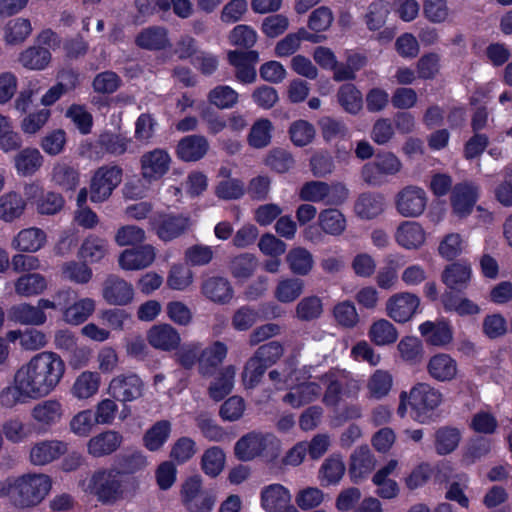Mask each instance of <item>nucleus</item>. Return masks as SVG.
<instances>
[{
	"mask_svg": "<svg viewBox=\"0 0 512 512\" xmlns=\"http://www.w3.org/2000/svg\"><path fill=\"white\" fill-rule=\"evenodd\" d=\"M65 373L66 364L59 354L53 351L37 353L16 370L13 384L0 393V403L11 408L45 398L58 388Z\"/></svg>",
	"mask_w": 512,
	"mask_h": 512,
	"instance_id": "obj_1",
	"label": "nucleus"
},
{
	"mask_svg": "<svg viewBox=\"0 0 512 512\" xmlns=\"http://www.w3.org/2000/svg\"><path fill=\"white\" fill-rule=\"evenodd\" d=\"M81 490L96 497L102 504L113 505L132 498L137 491L136 479L122 480L120 472L112 468H101L80 482Z\"/></svg>",
	"mask_w": 512,
	"mask_h": 512,
	"instance_id": "obj_2",
	"label": "nucleus"
},
{
	"mask_svg": "<svg viewBox=\"0 0 512 512\" xmlns=\"http://www.w3.org/2000/svg\"><path fill=\"white\" fill-rule=\"evenodd\" d=\"M442 393L427 383H418L409 392L402 391L399 395L397 414L404 418L408 407L411 408V417L421 423H429L433 412L442 403Z\"/></svg>",
	"mask_w": 512,
	"mask_h": 512,
	"instance_id": "obj_3",
	"label": "nucleus"
},
{
	"mask_svg": "<svg viewBox=\"0 0 512 512\" xmlns=\"http://www.w3.org/2000/svg\"><path fill=\"white\" fill-rule=\"evenodd\" d=\"M9 501L21 509L39 505L49 494L52 481L43 473H28L15 478H8Z\"/></svg>",
	"mask_w": 512,
	"mask_h": 512,
	"instance_id": "obj_4",
	"label": "nucleus"
},
{
	"mask_svg": "<svg viewBox=\"0 0 512 512\" xmlns=\"http://www.w3.org/2000/svg\"><path fill=\"white\" fill-rule=\"evenodd\" d=\"M269 377L275 382L277 389H282L281 382L283 381L285 387L289 388V392L284 396L283 401L294 408H299L316 400L321 388L314 382H306L312 375H307L304 370H294L289 374L281 373L277 370H272Z\"/></svg>",
	"mask_w": 512,
	"mask_h": 512,
	"instance_id": "obj_5",
	"label": "nucleus"
},
{
	"mask_svg": "<svg viewBox=\"0 0 512 512\" xmlns=\"http://www.w3.org/2000/svg\"><path fill=\"white\" fill-rule=\"evenodd\" d=\"M280 450V440L270 433H248L235 445V454L243 461H249L258 456L272 460L279 455Z\"/></svg>",
	"mask_w": 512,
	"mask_h": 512,
	"instance_id": "obj_6",
	"label": "nucleus"
},
{
	"mask_svg": "<svg viewBox=\"0 0 512 512\" xmlns=\"http://www.w3.org/2000/svg\"><path fill=\"white\" fill-rule=\"evenodd\" d=\"M321 380L326 385L323 402L327 406H336L344 397L355 398L360 390L359 382L344 372L331 371Z\"/></svg>",
	"mask_w": 512,
	"mask_h": 512,
	"instance_id": "obj_7",
	"label": "nucleus"
},
{
	"mask_svg": "<svg viewBox=\"0 0 512 512\" xmlns=\"http://www.w3.org/2000/svg\"><path fill=\"white\" fill-rule=\"evenodd\" d=\"M145 384L135 373H121L114 376L108 383L107 393L122 403L136 401L144 394Z\"/></svg>",
	"mask_w": 512,
	"mask_h": 512,
	"instance_id": "obj_8",
	"label": "nucleus"
},
{
	"mask_svg": "<svg viewBox=\"0 0 512 512\" xmlns=\"http://www.w3.org/2000/svg\"><path fill=\"white\" fill-rule=\"evenodd\" d=\"M122 181V169L118 166H103L97 169L90 182V200L94 203L106 201Z\"/></svg>",
	"mask_w": 512,
	"mask_h": 512,
	"instance_id": "obj_9",
	"label": "nucleus"
},
{
	"mask_svg": "<svg viewBox=\"0 0 512 512\" xmlns=\"http://www.w3.org/2000/svg\"><path fill=\"white\" fill-rule=\"evenodd\" d=\"M401 161L393 153L378 154L375 159L362 168V178L370 185H380L388 176H393L401 170Z\"/></svg>",
	"mask_w": 512,
	"mask_h": 512,
	"instance_id": "obj_10",
	"label": "nucleus"
},
{
	"mask_svg": "<svg viewBox=\"0 0 512 512\" xmlns=\"http://www.w3.org/2000/svg\"><path fill=\"white\" fill-rule=\"evenodd\" d=\"M420 303V298L416 294L398 292L387 299L385 313L394 322L404 324L419 312Z\"/></svg>",
	"mask_w": 512,
	"mask_h": 512,
	"instance_id": "obj_11",
	"label": "nucleus"
},
{
	"mask_svg": "<svg viewBox=\"0 0 512 512\" xmlns=\"http://www.w3.org/2000/svg\"><path fill=\"white\" fill-rule=\"evenodd\" d=\"M24 197L34 204L41 215H55L60 212L65 204L63 196L56 192H44L43 187L37 182L24 185Z\"/></svg>",
	"mask_w": 512,
	"mask_h": 512,
	"instance_id": "obj_12",
	"label": "nucleus"
},
{
	"mask_svg": "<svg viewBox=\"0 0 512 512\" xmlns=\"http://www.w3.org/2000/svg\"><path fill=\"white\" fill-rule=\"evenodd\" d=\"M426 192L417 186H406L395 196V208L405 218L421 216L427 206Z\"/></svg>",
	"mask_w": 512,
	"mask_h": 512,
	"instance_id": "obj_13",
	"label": "nucleus"
},
{
	"mask_svg": "<svg viewBox=\"0 0 512 512\" xmlns=\"http://www.w3.org/2000/svg\"><path fill=\"white\" fill-rule=\"evenodd\" d=\"M64 415V404L57 398L41 400L32 407L30 412L32 421L42 431H47L59 424Z\"/></svg>",
	"mask_w": 512,
	"mask_h": 512,
	"instance_id": "obj_14",
	"label": "nucleus"
},
{
	"mask_svg": "<svg viewBox=\"0 0 512 512\" xmlns=\"http://www.w3.org/2000/svg\"><path fill=\"white\" fill-rule=\"evenodd\" d=\"M171 163L172 158L165 149L147 151L140 157L141 176L149 183L158 181L168 173Z\"/></svg>",
	"mask_w": 512,
	"mask_h": 512,
	"instance_id": "obj_15",
	"label": "nucleus"
},
{
	"mask_svg": "<svg viewBox=\"0 0 512 512\" xmlns=\"http://www.w3.org/2000/svg\"><path fill=\"white\" fill-rule=\"evenodd\" d=\"M157 251L150 244L140 245L136 248L125 249L118 258L119 266L123 270L136 271L150 267L156 259Z\"/></svg>",
	"mask_w": 512,
	"mask_h": 512,
	"instance_id": "obj_16",
	"label": "nucleus"
},
{
	"mask_svg": "<svg viewBox=\"0 0 512 512\" xmlns=\"http://www.w3.org/2000/svg\"><path fill=\"white\" fill-rule=\"evenodd\" d=\"M394 239L403 249L418 250L425 245L427 232L419 222L406 220L397 226Z\"/></svg>",
	"mask_w": 512,
	"mask_h": 512,
	"instance_id": "obj_17",
	"label": "nucleus"
},
{
	"mask_svg": "<svg viewBox=\"0 0 512 512\" xmlns=\"http://www.w3.org/2000/svg\"><path fill=\"white\" fill-rule=\"evenodd\" d=\"M478 200V188L471 183L456 185L450 197L453 214L460 218L469 216Z\"/></svg>",
	"mask_w": 512,
	"mask_h": 512,
	"instance_id": "obj_18",
	"label": "nucleus"
},
{
	"mask_svg": "<svg viewBox=\"0 0 512 512\" xmlns=\"http://www.w3.org/2000/svg\"><path fill=\"white\" fill-rule=\"evenodd\" d=\"M191 225L190 219L183 215L163 214L152 220L157 236L163 241H171L184 233Z\"/></svg>",
	"mask_w": 512,
	"mask_h": 512,
	"instance_id": "obj_19",
	"label": "nucleus"
},
{
	"mask_svg": "<svg viewBox=\"0 0 512 512\" xmlns=\"http://www.w3.org/2000/svg\"><path fill=\"white\" fill-rule=\"evenodd\" d=\"M67 452L64 441L52 439L35 442L29 451V461L35 466L47 465Z\"/></svg>",
	"mask_w": 512,
	"mask_h": 512,
	"instance_id": "obj_20",
	"label": "nucleus"
},
{
	"mask_svg": "<svg viewBox=\"0 0 512 512\" xmlns=\"http://www.w3.org/2000/svg\"><path fill=\"white\" fill-rule=\"evenodd\" d=\"M259 60L257 51H229L228 61L236 69V79L243 84H251L256 80L254 65Z\"/></svg>",
	"mask_w": 512,
	"mask_h": 512,
	"instance_id": "obj_21",
	"label": "nucleus"
},
{
	"mask_svg": "<svg viewBox=\"0 0 512 512\" xmlns=\"http://www.w3.org/2000/svg\"><path fill=\"white\" fill-rule=\"evenodd\" d=\"M292 504L290 490L282 484L264 486L260 492V505L266 512H281Z\"/></svg>",
	"mask_w": 512,
	"mask_h": 512,
	"instance_id": "obj_22",
	"label": "nucleus"
},
{
	"mask_svg": "<svg viewBox=\"0 0 512 512\" xmlns=\"http://www.w3.org/2000/svg\"><path fill=\"white\" fill-rule=\"evenodd\" d=\"M101 382L99 372L84 370L75 377L70 388V394L78 401L92 399L99 393Z\"/></svg>",
	"mask_w": 512,
	"mask_h": 512,
	"instance_id": "obj_23",
	"label": "nucleus"
},
{
	"mask_svg": "<svg viewBox=\"0 0 512 512\" xmlns=\"http://www.w3.org/2000/svg\"><path fill=\"white\" fill-rule=\"evenodd\" d=\"M102 296L110 305H127L134 298V289L124 279L109 276L104 282Z\"/></svg>",
	"mask_w": 512,
	"mask_h": 512,
	"instance_id": "obj_24",
	"label": "nucleus"
},
{
	"mask_svg": "<svg viewBox=\"0 0 512 512\" xmlns=\"http://www.w3.org/2000/svg\"><path fill=\"white\" fill-rule=\"evenodd\" d=\"M427 372L438 382H450L458 376V363L449 354L437 353L428 360Z\"/></svg>",
	"mask_w": 512,
	"mask_h": 512,
	"instance_id": "obj_25",
	"label": "nucleus"
},
{
	"mask_svg": "<svg viewBox=\"0 0 512 512\" xmlns=\"http://www.w3.org/2000/svg\"><path fill=\"white\" fill-rule=\"evenodd\" d=\"M122 435L114 430L100 432L87 442V452L95 458L111 455L121 446Z\"/></svg>",
	"mask_w": 512,
	"mask_h": 512,
	"instance_id": "obj_26",
	"label": "nucleus"
},
{
	"mask_svg": "<svg viewBox=\"0 0 512 512\" xmlns=\"http://www.w3.org/2000/svg\"><path fill=\"white\" fill-rule=\"evenodd\" d=\"M418 329L428 345L444 347L452 342L453 331L445 320L425 321Z\"/></svg>",
	"mask_w": 512,
	"mask_h": 512,
	"instance_id": "obj_27",
	"label": "nucleus"
},
{
	"mask_svg": "<svg viewBox=\"0 0 512 512\" xmlns=\"http://www.w3.org/2000/svg\"><path fill=\"white\" fill-rule=\"evenodd\" d=\"M47 243V234L40 228L29 227L20 230L11 241L13 249L26 252L35 253L41 250Z\"/></svg>",
	"mask_w": 512,
	"mask_h": 512,
	"instance_id": "obj_28",
	"label": "nucleus"
},
{
	"mask_svg": "<svg viewBox=\"0 0 512 512\" xmlns=\"http://www.w3.org/2000/svg\"><path fill=\"white\" fill-rule=\"evenodd\" d=\"M147 340L155 349L170 351L179 346L181 338L177 330L171 325L158 324L148 330Z\"/></svg>",
	"mask_w": 512,
	"mask_h": 512,
	"instance_id": "obj_29",
	"label": "nucleus"
},
{
	"mask_svg": "<svg viewBox=\"0 0 512 512\" xmlns=\"http://www.w3.org/2000/svg\"><path fill=\"white\" fill-rule=\"evenodd\" d=\"M227 354L228 346L218 340L202 348L199 357V373L203 376H210L215 368L226 359Z\"/></svg>",
	"mask_w": 512,
	"mask_h": 512,
	"instance_id": "obj_30",
	"label": "nucleus"
},
{
	"mask_svg": "<svg viewBox=\"0 0 512 512\" xmlns=\"http://www.w3.org/2000/svg\"><path fill=\"white\" fill-rule=\"evenodd\" d=\"M201 290L207 299L217 304H227L234 296L230 282L224 277L213 276L207 278L203 282Z\"/></svg>",
	"mask_w": 512,
	"mask_h": 512,
	"instance_id": "obj_31",
	"label": "nucleus"
},
{
	"mask_svg": "<svg viewBox=\"0 0 512 512\" xmlns=\"http://www.w3.org/2000/svg\"><path fill=\"white\" fill-rule=\"evenodd\" d=\"M48 285V280L43 274L25 273L15 280L14 291L19 297H37L48 289Z\"/></svg>",
	"mask_w": 512,
	"mask_h": 512,
	"instance_id": "obj_32",
	"label": "nucleus"
},
{
	"mask_svg": "<svg viewBox=\"0 0 512 512\" xmlns=\"http://www.w3.org/2000/svg\"><path fill=\"white\" fill-rule=\"evenodd\" d=\"M7 340L11 343L19 341V346L24 351H38L48 344L47 335L38 329H16L7 332Z\"/></svg>",
	"mask_w": 512,
	"mask_h": 512,
	"instance_id": "obj_33",
	"label": "nucleus"
},
{
	"mask_svg": "<svg viewBox=\"0 0 512 512\" xmlns=\"http://www.w3.org/2000/svg\"><path fill=\"white\" fill-rule=\"evenodd\" d=\"M367 335L375 346L385 347L398 340L399 332L390 320L378 318L370 324Z\"/></svg>",
	"mask_w": 512,
	"mask_h": 512,
	"instance_id": "obj_34",
	"label": "nucleus"
},
{
	"mask_svg": "<svg viewBox=\"0 0 512 512\" xmlns=\"http://www.w3.org/2000/svg\"><path fill=\"white\" fill-rule=\"evenodd\" d=\"M44 157L37 148L26 147L13 158L14 168L19 176H32L43 165Z\"/></svg>",
	"mask_w": 512,
	"mask_h": 512,
	"instance_id": "obj_35",
	"label": "nucleus"
},
{
	"mask_svg": "<svg viewBox=\"0 0 512 512\" xmlns=\"http://www.w3.org/2000/svg\"><path fill=\"white\" fill-rule=\"evenodd\" d=\"M376 460L367 446L357 448L351 455L349 475L353 482L365 478L375 467Z\"/></svg>",
	"mask_w": 512,
	"mask_h": 512,
	"instance_id": "obj_36",
	"label": "nucleus"
},
{
	"mask_svg": "<svg viewBox=\"0 0 512 512\" xmlns=\"http://www.w3.org/2000/svg\"><path fill=\"white\" fill-rule=\"evenodd\" d=\"M27 198L15 191H9L0 196V220L12 223L19 219L25 212Z\"/></svg>",
	"mask_w": 512,
	"mask_h": 512,
	"instance_id": "obj_37",
	"label": "nucleus"
},
{
	"mask_svg": "<svg viewBox=\"0 0 512 512\" xmlns=\"http://www.w3.org/2000/svg\"><path fill=\"white\" fill-rule=\"evenodd\" d=\"M472 277L469 264L456 262L445 268L442 281L451 290L462 291L467 288Z\"/></svg>",
	"mask_w": 512,
	"mask_h": 512,
	"instance_id": "obj_38",
	"label": "nucleus"
},
{
	"mask_svg": "<svg viewBox=\"0 0 512 512\" xmlns=\"http://www.w3.org/2000/svg\"><path fill=\"white\" fill-rule=\"evenodd\" d=\"M136 44L146 50H163L171 45L167 29L161 26L143 29L136 37Z\"/></svg>",
	"mask_w": 512,
	"mask_h": 512,
	"instance_id": "obj_39",
	"label": "nucleus"
},
{
	"mask_svg": "<svg viewBox=\"0 0 512 512\" xmlns=\"http://www.w3.org/2000/svg\"><path fill=\"white\" fill-rule=\"evenodd\" d=\"M96 303L92 298H80L62 310V317L69 325L83 324L95 311Z\"/></svg>",
	"mask_w": 512,
	"mask_h": 512,
	"instance_id": "obj_40",
	"label": "nucleus"
},
{
	"mask_svg": "<svg viewBox=\"0 0 512 512\" xmlns=\"http://www.w3.org/2000/svg\"><path fill=\"white\" fill-rule=\"evenodd\" d=\"M51 60V51L38 45L29 46L18 56L21 66L32 71L45 70L49 67Z\"/></svg>",
	"mask_w": 512,
	"mask_h": 512,
	"instance_id": "obj_41",
	"label": "nucleus"
},
{
	"mask_svg": "<svg viewBox=\"0 0 512 512\" xmlns=\"http://www.w3.org/2000/svg\"><path fill=\"white\" fill-rule=\"evenodd\" d=\"M207 140L200 135H190L181 139L177 146V155L183 161H197L208 151Z\"/></svg>",
	"mask_w": 512,
	"mask_h": 512,
	"instance_id": "obj_42",
	"label": "nucleus"
},
{
	"mask_svg": "<svg viewBox=\"0 0 512 512\" xmlns=\"http://www.w3.org/2000/svg\"><path fill=\"white\" fill-rule=\"evenodd\" d=\"M302 41L316 43L320 41V38L308 32L305 28H300L297 32L289 33L277 42L275 55L281 58L293 55L300 48Z\"/></svg>",
	"mask_w": 512,
	"mask_h": 512,
	"instance_id": "obj_43",
	"label": "nucleus"
},
{
	"mask_svg": "<svg viewBox=\"0 0 512 512\" xmlns=\"http://www.w3.org/2000/svg\"><path fill=\"white\" fill-rule=\"evenodd\" d=\"M318 226L327 235L340 236L346 230L347 220L340 210L326 208L318 215Z\"/></svg>",
	"mask_w": 512,
	"mask_h": 512,
	"instance_id": "obj_44",
	"label": "nucleus"
},
{
	"mask_svg": "<svg viewBox=\"0 0 512 512\" xmlns=\"http://www.w3.org/2000/svg\"><path fill=\"white\" fill-rule=\"evenodd\" d=\"M11 320L22 325L41 326L46 323L47 315L37 305L21 303L10 309Z\"/></svg>",
	"mask_w": 512,
	"mask_h": 512,
	"instance_id": "obj_45",
	"label": "nucleus"
},
{
	"mask_svg": "<svg viewBox=\"0 0 512 512\" xmlns=\"http://www.w3.org/2000/svg\"><path fill=\"white\" fill-rule=\"evenodd\" d=\"M393 386V377L387 370L377 369L369 377L366 388L371 399L380 400L386 397Z\"/></svg>",
	"mask_w": 512,
	"mask_h": 512,
	"instance_id": "obj_46",
	"label": "nucleus"
},
{
	"mask_svg": "<svg viewBox=\"0 0 512 512\" xmlns=\"http://www.w3.org/2000/svg\"><path fill=\"white\" fill-rule=\"evenodd\" d=\"M385 201L380 194L365 193L355 203V213L362 219H373L384 211Z\"/></svg>",
	"mask_w": 512,
	"mask_h": 512,
	"instance_id": "obj_47",
	"label": "nucleus"
},
{
	"mask_svg": "<svg viewBox=\"0 0 512 512\" xmlns=\"http://www.w3.org/2000/svg\"><path fill=\"white\" fill-rule=\"evenodd\" d=\"M345 473L343 459L339 455H331L321 465L318 479L324 486L336 485Z\"/></svg>",
	"mask_w": 512,
	"mask_h": 512,
	"instance_id": "obj_48",
	"label": "nucleus"
},
{
	"mask_svg": "<svg viewBox=\"0 0 512 512\" xmlns=\"http://www.w3.org/2000/svg\"><path fill=\"white\" fill-rule=\"evenodd\" d=\"M235 375L236 367L233 365L221 369L216 379L209 386V396L215 401H220L228 395L233 389Z\"/></svg>",
	"mask_w": 512,
	"mask_h": 512,
	"instance_id": "obj_49",
	"label": "nucleus"
},
{
	"mask_svg": "<svg viewBox=\"0 0 512 512\" xmlns=\"http://www.w3.org/2000/svg\"><path fill=\"white\" fill-rule=\"evenodd\" d=\"M32 25L29 19L15 18L8 21L4 27L3 39L8 45L23 43L31 34Z\"/></svg>",
	"mask_w": 512,
	"mask_h": 512,
	"instance_id": "obj_50",
	"label": "nucleus"
},
{
	"mask_svg": "<svg viewBox=\"0 0 512 512\" xmlns=\"http://www.w3.org/2000/svg\"><path fill=\"white\" fill-rule=\"evenodd\" d=\"M107 252L108 243L105 239L89 235L80 247L79 256L86 262L97 263L106 256Z\"/></svg>",
	"mask_w": 512,
	"mask_h": 512,
	"instance_id": "obj_51",
	"label": "nucleus"
},
{
	"mask_svg": "<svg viewBox=\"0 0 512 512\" xmlns=\"http://www.w3.org/2000/svg\"><path fill=\"white\" fill-rule=\"evenodd\" d=\"M171 433V423L167 420L156 422L143 436V444L149 451H158L167 442Z\"/></svg>",
	"mask_w": 512,
	"mask_h": 512,
	"instance_id": "obj_52",
	"label": "nucleus"
},
{
	"mask_svg": "<svg viewBox=\"0 0 512 512\" xmlns=\"http://www.w3.org/2000/svg\"><path fill=\"white\" fill-rule=\"evenodd\" d=\"M286 261L290 270L301 276L309 274L314 266L313 255L303 247L292 248L286 256Z\"/></svg>",
	"mask_w": 512,
	"mask_h": 512,
	"instance_id": "obj_53",
	"label": "nucleus"
},
{
	"mask_svg": "<svg viewBox=\"0 0 512 512\" xmlns=\"http://www.w3.org/2000/svg\"><path fill=\"white\" fill-rule=\"evenodd\" d=\"M467 248V239L460 233L450 232L443 236L438 246V253L446 260H453Z\"/></svg>",
	"mask_w": 512,
	"mask_h": 512,
	"instance_id": "obj_54",
	"label": "nucleus"
},
{
	"mask_svg": "<svg viewBox=\"0 0 512 512\" xmlns=\"http://www.w3.org/2000/svg\"><path fill=\"white\" fill-rule=\"evenodd\" d=\"M273 124L269 119L260 118L256 120L249 131L248 144L256 149L267 147L272 139Z\"/></svg>",
	"mask_w": 512,
	"mask_h": 512,
	"instance_id": "obj_55",
	"label": "nucleus"
},
{
	"mask_svg": "<svg viewBox=\"0 0 512 512\" xmlns=\"http://www.w3.org/2000/svg\"><path fill=\"white\" fill-rule=\"evenodd\" d=\"M326 494L323 490L314 486H307L299 489L295 494L297 508L302 511L320 509L325 502Z\"/></svg>",
	"mask_w": 512,
	"mask_h": 512,
	"instance_id": "obj_56",
	"label": "nucleus"
},
{
	"mask_svg": "<svg viewBox=\"0 0 512 512\" xmlns=\"http://www.w3.org/2000/svg\"><path fill=\"white\" fill-rule=\"evenodd\" d=\"M304 290V282L299 278H282L278 281L274 297L281 303L294 302Z\"/></svg>",
	"mask_w": 512,
	"mask_h": 512,
	"instance_id": "obj_57",
	"label": "nucleus"
},
{
	"mask_svg": "<svg viewBox=\"0 0 512 512\" xmlns=\"http://www.w3.org/2000/svg\"><path fill=\"white\" fill-rule=\"evenodd\" d=\"M51 180L64 190H74L79 184V173L70 165L58 162L52 169Z\"/></svg>",
	"mask_w": 512,
	"mask_h": 512,
	"instance_id": "obj_58",
	"label": "nucleus"
},
{
	"mask_svg": "<svg viewBox=\"0 0 512 512\" xmlns=\"http://www.w3.org/2000/svg\"><path fill=\"white\" fill-rule=\"evenodd\" d=\"M194 282L192 270L185 264H173L167 275V286L176 291H185Z\"/></svg>",
	"mask_w": 512,
	"mask_h": 512,
	"instance_id": "obj_59",
	"label": "nucleus"
},
{
	"mask_svg": "<svg viewBox=\"0 0 512 512\" xmlns=\"http://www.w3.org/2000/svg\"><path fill=\"white\" fill-rule=\"evenodd\" d=\"M390 13V5L384 0H377L372 2L367 9L364 20L367 28L371 31H376L382 28Z\"/></svg>",
	"mask_w": 512,
	"mask_h": 512,
	"instance_id": "obj_60",
	"label": "nucleus"
},
{
	"mask_svg": "<svg viewBox=\"0 0 512 512\" xmlns=\"http://www.w3.org/2000/svg\"><path fill=\"white\" fill-rule=\"evenodd\" d=\"M460 439L461 434L458 429L442 427L435 433V449L440 455L449 454L457 448Z\"/></svg>",
	"mask_w": 512,
	"mask_h": 512,
	"instance_id": "obj_61",
	"label": "nucleus"
},
{
	"mask_svg": "<svg viewBox=\"0 0 512 512\" xmlns=\"http://www.w3.org/2000/svg\"><path fill=\"white\" fill-rule=\"evenodd\" d=\"M338 101L343 109L351 114H357L363 106L362 94L353 84H344L340 87Z\"/></svg>",
	"mask_w": 512,
	"mask_h": 512,
	"instance_id": "obj_62",
	"label": "nucleus"
},
{
	"mask_svg": "<svg viewBox=\"0 0 512 512\" xmlns=\"http://www.w3.org/2000/svg\"><path fill=\"white\" fill-rule=\"evenodd\" d=\"M401 359L410 364L418 363L423 357V346L420 340L413 336L403 337L397 344Z\"/></svg>",
	"mask_w": 512,
	"mask_h": 512,
	"instance_id": "obj_63",
	"label": "nucleus"
},
{
	"mask_svg": "<svg viewBox=\"0 0 512 512\" xmlns=\"http://www.w3.org/2000/svg\"><path fill=\"white\" fill-rule=\"evenodd\" d=\"M204 473L210 477L219 475L225 466V454L219 447L207 449L201 459Z\"/></svg>",
	"mask_w": 512,
	"mask_h": 512,
	"instance_id": "obj_64",
	"label": "nucleus"
}]
</instances>
